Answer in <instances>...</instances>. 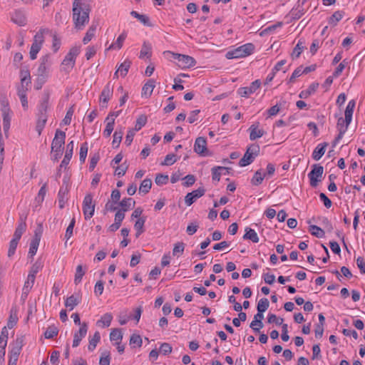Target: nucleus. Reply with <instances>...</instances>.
Listing matches in <instances>:
<instances>
[{
    "mask_svg": "<svg viewBox=\"0 0 365 365\" xmlns=\"http://www.w3.org/2000/svg\"><path fill=\"white\" fill-rule=\"evenodd\" d=\"M73 21L75 28L81 30L89 21L91 8L86 0H74L73 2Z\"/></svg>",
    "mask_w": 365,
    "mask_h": 365,
    "instance_id": "f257e3e1",
    "label": "nucleus"
},
{
    "mask_svg": "<svg viewBox=\"0 0 365 365\" xmlns=\"http://www.w3.org/2000/svg\"><path fill=\"white\" fill-rule=\"evenodd\" d=\"M254 50L255 46L252 43H245L232 51H228L226 53V58L227 59L244 58L252 54Z\"/></svg>",
    "mask_w": 365,
    "mask_h": 365,
    "instance_id": "f03ea898",
    "label": "nucleus"
},
{
    "mask_svg": "<svg viewBox=\"0 0 365 365\" xmlns=\"http://www.w3.org/2000/svg\"><path fill=\"white\" fill-rule=\"evenodd\" d=\"M165 54L171 55L173 58L178 61V66L182 68L193 67L196 64V61L192 56L173 53L172 51H165Z\"/></svg>",
    "mask_w": 365,
    "mask_h": 365,
    "instance_id": "7ed1b4c3",
    "label": "nucleus"
},
{
    "mask_svg": "<svg viewBox=\"0 0 365 365\" xmlns=\"http://www.w3.org/2000/svg\"><path fill=\"white\" fill-rule=\"evenodd\" d=\"M80 52L78 47H73L70 49L69 52L65 56L62 61V70L65 72H69L74 66L76 58Z\"/></svg>",
    "mask_w": 365,
    "mask_h": 365,
    "instance_id": "20e7f679",
    "label": "nucleus"
},
{
    "mask_svg": "<svg viewBox=\"0 0 365 365\" xmlns=\"http://www.w3.org/2000/svg\"><path fill=\"white\" fill-rule=\"evenodd\" d=\"M75 325L78 327V329L74 331L73 347H77L83 338H84L87 334L88 325L81 321H74Z\"/></svg>",
    "mask_w": 365,
    "mask_h": 365,
    "instance_id": "39448f33",
    "label": "nucleus"
},
{
    "mask_svg": "<svg viewBox=\"0 0 365 365\" xmlns=\"http://www.w3.org/2000/svg\"><path fill=\"white\" fill-rule=\"evenodd\" d=\"M43 42V31L41 30L36 33V34L34 37V42L31 46L30 49V58L31 60H34L36 58L37 53L41 50V46Z\"/></svg>",
    "mask_w": 365,
    "mask_h": 365,
    "instance_id": "423d86ee",
    "label": "nucleus"
},
{
    "mask_svg": "<svg viewBox=\"0 0 365 365\" xmlns=\"http://www.w3.org/2000/svg\"><path fill=\"white\" fill-rule=\"evenodd\" d=\"M66 133L65 132L57 130L55 133L54 138L51 144V150L55 153L61 154V147L65 143Z\"/></svg>",
    "mask_w": 365,
    "mask_h": 365,
    "instance_id": "0eeeda50",
    "label": "nucleus"
},
{
    "mask_svg": "<svg viewBox=\"0 0 365 365\" xmlns=\"http://www.w3.org/2000/svg\"><path fill=\"white\" fill-rule=\"evenodd\" d=\"M95 210V204L93 203V196L91 194H87L83 202V212L85 216V219L91 218Z\"/></svg>",
    "mask_w": 365,
    "mask_h": 365,
    "instance_id": "6e6552de",
    "label": "nucleus"
},
{
    "mask_svg": "<svg viewBox=\"0 0 365 365\" xmlns=\"http://www.w3.org/2000/svg\"><path fill=\"white\" fill-rule=\"evenodd\" d=\"M194 151L202 156L210 155V153L207 148L206 138L198 137L194 144Z\"/></svg>",
    "mask_w": 365,
    "mask_h": 365,
    "instance_id": "1a4fd4ad",
    "label": "nucleus"
},
{
    "mask_svg": "<svg viewBox=\"0 0 365 365\" xmlns=\"http://www.w3.org/2000/svg\"><path fill=\"white\" fill-rule=\"evenodd\" d=\"M49 93L47 91H44L38 108V115H41V117L43 118L44 116H48L47 111L49 108Z\"/></svg>",
    "mask_w": 365,
    "mask_h": 365,
    "instance_id": "9d476101",
    "label": "nucleus"
},
{
    "mask_svg": "<svg viewBox=\"0 0 365 365\" xmlns=\"http://www.w3.org/2000/svg\"><path fill=\"white\" fill-rule=\"evenodd\" d=\"M205 190L203 187H199L198 189L189 192L185 197V203L187 206H190L193 204L197 199L205 195Z\"/></svg>",
    "mask_w": 365,
    "mask_h": 365,
    "instance_id": "9b49d317",
    "label": "nucleus"
},
{
    "mask_svg": "<svg viewBox=\"0 0 365 365\" xmlns=\"http://www.w3.org/2000/svg\"><path fill=\"white\" fill-rule=\"evenodd\" d=\"M349 125V124H347L346 121V118H343L342 117H340L338 119L336 127L339 130V134L333 142V146H335L336 143L343 138L344 133L348 129Z\"/></svg>",
    "mask_w": 365,
    "mask_h": 365,
    "instance_id": "f8f14e48",
    "label": "nucleus"
},
{
    "mask_svg": "<svg viewBox=\"0 0 365 365\" xmlns=\"http://www.w3.org/2000/svg\"><path fill=\"white\" fill-rule=\"evenodd\" d=\"M261 81L256 80L253 81L249 87L240 88L237 91L239 95L242 97H248L251 93H253L259 88Z\"/></svg>",
    "mask_w": 365,
    "mask_h": 365,
    "instance_id": "ddd939ff",
    "label": "nucleus"
},
{
    "mask_svg": "<svg viewBox=\"0 0 365 365\" xmlns=\"http://www.w3.org/2000/svg\"><path fill=\"white\" fill-rule=\"evenodd\" d=\"M48 56H44L41 59V63L38 68V81H41L43 83L45 81V78L47 76L46 64L48 61Z\"/></svg>",
    "mask_w": 365,
    "mask_h": 365,
    "instance_id": "4468645a",
    "label": "nucleus"
},
{
    "mask_svg": "<svg viewBox=\"0 0 365 365\" xmlns=\"http://www.w3.org/2000/svg\"><path fill=\"white\" fill-rule=\"evenodd\" d=\"M11 21L20 26H25L27 22L24 12L21 10H16L14 12L11 16Z\"/></svg>",
    "mask_w": 365,
    "mask_h": 365,
    "instance_id": "2eb2a0df",
    "label": "nucleus"
},
{
    "mask_svg": "<svg viewBox=\"0 0 365 365\" xmlns=\"http://www.w3.org/2000/svg\"><path fill=\"white\" fill-rule=\"evenodd\" d=\"M73 148L74 144L73 141H71L69 143L67 144L66 151L64 158L61 163L60 168H66L68 165L73 155Z\"/></svg>",
    "mask_w": 365,
    "mask_h": 365,
    "instance_id": "dca6fc26",
    "label": "nucleus"
},
{
    "mask_svg": "<svg viewBox=\"0 0 365 365\" xmlns=\"http://www.w3.org/2000/svg\"><path fill=\"white\" fill-rule=\"evenodd\" d=\"M113 87L110 85V83H108L101 92L100 101L106 104L113 95Z\"/></svg>",
    "mask_w": 365,
    "mask_h": 365,
    "instance_id": "f3484780",
    "label": "nucleus"
},
{
    "mask_svg": "<svg viewBox=\"0 0 365 365\" xmlns=\"http://www.w3.org/2000/svg\"><path fill=\"white\" fill-rule=\"evenodd\" d=\"M310 185L312 187H317L318 185V178H319V164H314L312 170L309 173Z\"/></svg>",
    "mask_w": 365,
    "mask_h": 365,
    "instance_id": "a211bd4d",
    "label": "nucleus"
},
{
    "mask_svg": "<svg viewBox=\"0 0 365 365\" xmlns=\"http://www.w3.org/2000/svg\"><path fill=\"white\" fill-rule=\"evenodd\" d=\"M40 240H41V235L37 233V232H36L35 235H34V237L30 243L29 255L31 257H33L36 255L38 247V245H39Z\"/></svg>",
    "mask_w": 365,
    "mask_h": 365,
    "instance_id": "6ab92c4d",
    "label": "nucleus"
},
{
    "mask_svg": "<svg viewBox=\"0 0 365 365\" xmlns=\"http://www.w3.org/2000/svg\"><path fill=\"white\" fill-rule=\"evenodd\" d=\"M26 229V221L21 217L20 222H19V225H18L17 227L16 228L13 238H15V239L19 240L21 237V235L25 232Z\"/></svg>",
    "mask_w": 365,
    "mask_h": 365,
    "instance_id": "aec40b11",
    "label": "nucleus"
},
{
    "mask_svg": "<svg viewBox=\"0 0 365 365\" xmlns=\"http://www.w3.org/2000/svg\"><path fill=\"white\" fill-rule=\"evenodd\" d=\"M155 88V81L153 79L149 80L145 83L142 88V96L146 98L150 97Z\"/></svg>",
    "mask_w": 365,
    "mask_h": 365,
    "instance_id": "412c9836",
    "label": "nucleus"
},
{
    "mask_svg": "<svg viewBox=\"0 0 365 365\" xmlns=\"http://www.w3.org/2000/svg\"><path fill=\"white\" fill-rule=\"evenodd\" d=\"M242 237L244 240H250L255 243L258 242L259 240L257 233L255 231V230L250 227L245 228V234Z\"/></svg>",
    "mask_w": 365,
    "mask_h": 365,
    "instance_id": "4be33fe9",
    "label": "nucleus"
},
{
    "mask_svg": "<svg viewBox=\"0 0 365 365\" xmlns=\"http://www.w3.org/2000/svg\"><path fill=\"white\" fill-rule=\"evenodd\" d=\"M319 87L318 83H312L307 90L302 91L299 95L301 98H307L317 91Z\"/></svg>",
    "mask_w": 365,
    "mask_h": 365,
    "instance_id": "5701e85b",
    "label": "nucleus"
},
{
    "mask_svg": "<svg viewBox=\"0 0 365 365\" xmlns=\"http://www.w3.org/2000/svg\"><path fill=\"white\" fill-rule=\"evenodd\" d=\"M257 127V125H252L250 128V138L251 140H255L257 138H259L264 134V131L262 129H258Z\"/></svg>",
    "mask_w": 365,
    "mask_h": 365,
    "instance_id": "b1692460",
    "label": "nucleus"
},
{
    "mask_svg": "<svg viewBox=\"0 0 365 365\" xmlns=\"http://www.w3.org/2000/svg\"><path fill=\"white\" fill-rule=\"evenodd\" d=\"M355 107V101L354 100L350 101L345 110V118L347 124H350L352 119V115Z\"/></svg>",
    "mask_w": 365,
    "mask_h": 365,
    "instance_id": "393cba45",
    "label": "nucleus"
},
{
    "mask_svg": "<svg viewBox=\"0 0 365 365\" xmlns=\"http://www.w3.org/2000/svg\"><path fill=\"white\" fill-rule=\"evenodd\" d=\"M146 220V217H139L134 225V228L136 230L135 236L138 237L142 233L144 232V224Z\"/></svg>",
    "mask_w": 365,
    "mask_h": 365,
    "instance_id": "a878e982",
    "label": "nucleus"
},
{
    "mask_svg": "<svg viewBox=\"0 0 365 365\" xmlns=\"http://www.w3.org/2000/svg\"><path fill=\"white\" fill-rule=\"evenodd\" d=\"M28 88H18L17 94L20 98L23 108L26 110L28 108V101L26 96V92Z\"/></svg>",
    "mask_w": 365,
    "mask_h": 365,
    "instance_id": "bb28decb",
    "label": "nucleus"
},
{
    "mask_svg": "<svg viewBox=\"0 0 365 365\" xmlns=\"http://www.w3.org/2000/svg\"><path fill=\"white\" fill-rule=\"evenodd\" d=\"M6 108H4L2 113V117H3V127H4V131L7 136L9 130L10 128V122H11V117L9 115V112L6 113Z\"/></svg>",
    "mask_w": 365,
    "mask_h": 365,
    "instance_id": "cd10ccee",
    "label": "nucleus"
},
{
    "mask_svg": "<svg viewBox=\"0 0 365 365\" xmlns=\"http://www.w3.org/2000/svg\"><path fill=\"white\" fill-rule=\"evenodd\" d=\"M135 204V202L130 197L128 198H123L120 202V206L121 207V209L120 210H122L123 212H126L129 210L131 207H134Z\"/></svg>",
    "mask_w": 365,
    "mask_h": 365,
    "instance_id": "c85d7f7f",
    "label": "nucleus"
},
{
    "mask_svg": "<svg viewBox=\"0 0 365 365\" xmlns=\"http://www.w3.org/2000/svg\"><path fill=\"white\" fill-rule=\"evenodd\" d=\"M151 187H152L151 179H150V178L144 179L140 185L139 193H143L144 195L147 194L148 192H149Z\"/></svg>",
    "mask_w": 365,
    "mask_h": 365,
    "instance_id": "c756f323",
    "label": "nucleus"
},
{
    "mask_svg": "<svg viewBox=\"0 0 365 365\" xmlns=\"http://www.w3.org/2000/svg\"><path fill=\"white\" fill-rule=\"evenodd\" d=\"M264 178L266 177L264 176L262 169H259L255 173L254 176L251 179V183L253 185L257 186L262 184Z\"/></svg>",
    "mask_w": 365,
    "mask_h": 365,
    "instance_id": "7c9ffc66",
    "label": "nucleus"
},
{
    "mask_svg": "<svg viewBox=\"0 0 365 365\" xmlns=\"http://www.w3.org/2000/svg\"><path fill=\"white\" fill-rule=\"evenodd\" d=\"M58 334V329L55 325L49 326L45 331L43 335L46 339H50L56 337Z\"/></svg>",
    "mask_w": 365,
    "mask_h": 365,
    "instance_id": "2f4dec72",
    "label": "nucleus"
},
{
    "mask_svg": "<svg viewBox=\"0 0 365 365\" xmlns=\"http://www.w3.org/2000/svg\"><path fill=\"white\" fill-rule=\"evenodd\" d=\"M304 48V41L299 40L291 54L292 58L293 59L299 58Z\"/></svg>",
    "mask_w": 365,
    "mask_h": 365,
    "instance_id": "473e14b6",
    "label": "nucleus"
},
{
    "mask_svg": "<svg viewBox=\"0 0 365 365\" xmlns=\"http://www.w3.org/2000/svg\"><path fill=\"white\" fill-rule=\"evenodd\" d=\"M35 277H33V275H28L27 280L24 283V286L23 287V294H26V296L28 295L29 291L32 288L34 282H35Z\"/></svg>",
    "mask_w": 365,
    "mask_h": 365,
    "instance_id": "72a5a7b5",
    "label": "nucleus"
},
{
    "mask_svg": "<svg viewBox=\"0 0 365 365\" xmlns=\"http://www.w3.org/2000/svg\"><path fill=\"white\" fill-rule=\"evenodd\" d=\"M47 189H46V184L45 183L43 185V186L40 188L38 193L37 196L36 197L35 202L36 203V207L40 206L41 204L44 200L45 195L46 194Z\"/></svg>",
    "mask_w": 365,
    "mask_h": 365,
    "instance_id": "f704fd0d",
    "label": "nucleus"
},
{
    "mask_svg": "<svg viewBox=\"0 0 365 365\" xmlns=\"http://www.w3.org/2000/svg\"><path fill=\"white\" fill-rule=\"evenodd\" d=\"M228 170H230L229 168H225V167H222V166L213 167L211 170L212 180L219 182L220 180L221 174H222L220 171V170H227L228 172Z\"/></svg>",
    "mask_w": 365,
    "mask_h": 365,
    "instance_id": "c9c22d12",
    "label": "nucleus"
},
{
    "mask_svg": "<svg viewBox=\"0 0 365 365\" xmlns=\"http://www.w3.org/2000/svg\"><path fill=\"white\" fill-rule=\"evenodd\" d=\"M255 158L253 155H252L250 153L246 151L243 157L240 160L239 165L240 167L247 166L251 164L254 161Z\"/></svg>",
    "mask_w": 365,
    "mask_h": 365,
    "instance_id": "e433bc0d",
    "label": "nucleus"
},
{
    "mask_svg": "<svg viewBox=\"0 0 365 365\" xmlns=\"http://www.w3.org/2000/svg\"><path fill=\"white\" fill-rule=\"evenodd\" d=\"M48 116L41 117V115H38V120L36 125V130L38 133V135H41L42 130H43L45 125L47 122Z\"/></svg>",
    "mask_w": 365,
    "mask_h": 365,
    "instance_id": "4c0bfd02",
    "label": "nucleus"
},
{
    "mask_svg": "<svg viewBox=\"0 0 365 365\" xmlns=\"http://www.w3.org/2000/svg\"><path fill=\"white\" fill-rule=\"evenodd\" d=\"M126 38V34L125 33L121 34L117 38L116 41L115 43H113L110 44V46L108 47V50L111 49H120L121 48L123 41H125Z\"/></svg>",
    "mask_w": 365,
    "mask_h": 365,
    "instance_id": "58836bf2",
    "label": "nucleus"
},
{
    "mask_svg": "<svg viewBox=\"0 0 365 365\" xmlns=\"http://www.w3.org/2000/svg\"><path fill=\"white\" fill-rule=\"evenodd\" d=\"M100 339H101L100 333L98 331H96L95 334H93L92 339H90V341H89V344L88 346V350L93 351L96 349L97 344L100 341Z\"/></svg>",
    "mask_w": 365,
    "mask_h": 365,
    "instance_id": "ea45409f",
    "label": "nucleus"
},
{
    "mask_svg": "<svg viewBox=\"0 0 365 365\" xmlns=\"http://www.w3.org/2000/svg\"><path fill=\"white\" fill-rule=\"evenodd\" d=\"M131 62L129 60H125L124 62L120 63L119 67L118 68V71H120V74L121 76L125 77L129 70Z\"/></svg>",
    "mask_w": 365,
    "mask_h": 365,
    "instance_id": "a19ab883",
    "label": "nucleus"
},
{
    "mask_svg": "<svg viewBox=\"0 0 365 365\" xmlns=\"http://www.w3.org/2000/svg\"><path fill=\"white\" fill-rule=\"evenodd\" d=\"M123 135V132L122 130H120L119 131L115 130L113 134V139L112 142V145L113 148H118L120 145V143L122 140Z\"/></svg>",
    "mask_w": 365,
    "mask_h": 365,
    "instance_id": "79ce46f5",
    "label": "nucleus"
},
{
    "mask_svg": "<svg viewBox=\"0 0 365 365\" xmlns=\"http://www.w3.org/2000/svg\"><path fill=\"white\" fill-rule=\"evenodd\" d=\"M151 56V46L150 43L147 42H144L141 51L140 53V58H143L145 56L149 58Z\"/></svg>",
    "mask_w": 365,
    "mask_h": 365,
    "instance_id": "37998d69",
    "label": "nucleus"
},
{
    "mask_svg": "<svg viewBox=\"0 0 365 365\" xmlns=\"http://www.w3.org/2000/svg\"><path fill=\"white\" fill-rule=\"evenodd\" d=\"M344 13L341 11H335L330 17L329 23L330 24L336 25L344 16Z\"/></svg>",
    "mask_w": 365,
    "mask_h": 365,
    "instance_id": "c03bdc74",
    "label": "nucleus"
},
{
    "mask_svg": "<svg viewBox=\"0 0 365 365\" xmlns=\"http://www.w3.org/2000/svg\"><path fill=\"white\" fill-rule=\"evenodd\" d=\"M130 14L134 18L138 19L144 25L150 26V22H149V18L147 16L143 15V14H140L135 11H131Z\"/></svg>",
    "mask_w": 365,
    "mask_h": 365,
    "instance_id": "a18cd8bd",
    "label": "nucleus"
},
{
    "mask_svg": "<svg viewBox=\"0 0 365 365\" xmlns=\"http://www.w3.org/2000/svg\"><path fill=\"white\" fill-rule=\"evenodd\" d=\"M147 123V117L145 115H140L137 120L135 125L134 130L138 131L140 130Z\"/></svg>",
    "mask_w": 365,
    "mask_h": 365,
    "instance_id": "49530a36",
    "label": "nucleus"
},
{
    "mask_svg": "<svg viewBox=\"0 0 365 365\" xmlns=\"http://www.w3.org/2000/svg\"><path fill=\"white\" fill-rule=\"evenodd\" d=\"M96 27L95 26H91L87 31L85 36L83 38V43L84 44H87L94 36L96 32Z\"/></svg>",
    "mask_w": 365,
    "mask_h": 365,
    "instance_id": "de8ad7c7",
    "label": "nucleus"
},
{
    "mask_svg": "<svg viewBox=\"0 0 365 365\" xmlns=\"http://www.w3.org/2000/svg\"><path fill=\"white\" fill-rule=\"evenodd\" d=\"M67 192H68L67 188H65V189L61 188L59 190L58 197L59 207L61 209L64 207V205H65V202H66L65 197H66V195H67Z\"/></svg>",
    "mask_w": 365,
    "mask_h": 365,
    "instance_id": "09e8293b",
    "label": "nucleus"
},
{
    "mask_svg": "<svg viewBox=\"0 0 365 365\" xmlns=\"http://www.w3.org/2000/svg\"><path fill=\"white\" fill-rule=\"evenodd\" d=\"M269 302L267 298H262L257 303V311L264 312L269 307Z\"/></svg>",
    "mask_w": 365,
    "mask_h": 365,
    "instance_id": "8fccbe9b",
    "label": "nucleus"
},
{
    "mask_svg": "<svg viewBox=\"0 0 365 365\" xmlns=\"http://www.w3.org/2000/svg\"><path fill=\"white\" fill-rule=\"evenodd\" d=\"M78 304V301L74 295H71L68 297L66 300L65 305L67 308H69L70 310H72L75 306Z\"/></svg>",
    "mask_w": 365,
    "mask_h": 365,
    "instance_id": "3c124183",
    "label": "nucleus"
},
{
    "mask_svg": "<svg viewBox=\"0 0 365 365\" xmlns=\"http://www.w3.org/2000/svg\"><path fill=\"white\" fill-rule=\"evenodd\" d=\"M142 339L140 335L133 334L130 339V344L133 347H140L142 346Z\"/></svg>",
    "mask_w": 365,
    "mask_h": 365,
    "instance_id": "603ef678",
    "label": "nucleus"
},
{
    "mask_svg": "<svg viewBox=\"0 0 365 365\" xmlns=\"http://www.w3.org/2000/svg\"><path fill=\"white\" fill-rule=\"evenodd\" d=\"M88 153V144L84 143L81 144L79 153V160L81 163H84Z\"/></svg>",
    "mask_w": 365,
    "mask_h": 365,
    "instance_id": "864d4df0",
    "label": "nucleus"
},
{
    "mask_svg": "<svg viewBox=\"0 0 365 365\" xmlns=\"http://www.w3.org/2000/svg\"><path fill=\"white\" fill-rule=\"evenodd\" d=\"M84 274H85V272L83 270L82 265H81V264L78 265L76 267V271L75 278H74V282L76 284H78L81 281Z\"/></svg>",
    "mask_w": 365,
    "mask_h": 365,
    "instance_id": "5fc2aeb1",
    "label": "nucleus"
},
{
    "mask_svg": "<svg viewBox=\"0 0 365 365\" xmlns=\"http://www.w3.org/2000/svg\"><path fill=\"white\" fill-rule=\"evenodd\" d=\"M20 77H21V81H26V86H29L31 83V76L30 72L29 69L22 68L20 71Z\"/></svg>",
    "mask_w": 365,
    "mask_h": 365,
    "instance_id": "6e6d98bb",
    "label": "nucleus"
},
{
    "mask_svg": "<svg viewBox=\"0 0 365 365\" xmlns=\"http://www.w3.org/2000/svg\"><path fill=\"white\" fill-rule=\"evenodd\" d=\"M185 249V244L183 242H178L175 244L173 250V255L174 256H179L182 255L184 252Z\"/></svg>",
    "mask_w": 365,
    "mask_h": 365,
    "instance_id": "4d7b16f0",
    "label": "nucleus"
},
{
    "mask_svg": "<svg viewBox=\"0 0 365 365\" xmlns=\"http://www.w3.org/2000/svg\"><path fill=\"white\" fill-rule=\"evenodd\" d=\"M19 240H16L15 238H13L9 243V247L8 250V257H11L13 256L15 253L16 249L17 247Z\"/></svg>",
    "mask_w": 365,
    "mask_h": 365,
    "instance_id": "13d9d810",
    "label": "nucleus"
},
{
    "mask_svg": "<svg viewBox=\"0 0 365 365\" xmlns=\"http://www.w3.org/2000/svg\"><path fill=\"white\" fill-rule=\"evenodd\" d=\"M177 161L176 155L173 153L168 154L165 156L163 162L161 163L162 165H171Z\"/></svg>",
    "mask_w": 365,
    "mask_h": 365,
    "instance_id": "bf43d9fd",
    "label": "nucleus"
},
{
    "mask_svg": "<svg viewBox=\"0 0 365 365\" xmlns=\"http://www.w3.org/2000/svg\"><path fill=\"white\" fill-rule=\"evenodd\" d=\"M155 182L158 185H165L168 182V175L163 174H158L155 177Z\"/></svg>",
    "mask_w": 365,
    "mask_h": 365,
    "instance_id": "052dcab7",
    "label": "nucleus"
},
{
    "mask_svg": "<svg viewBox=\"0 0 365 365\" xmlns=\"http://www.w3.org/2000/svg\"><path fill=\"white\" fill-rule=\"evenodd\" d=\"M41 262L36 261L31 267L29 274L36 277V274L42 269Z\"/></svg>",
    "mask_w": 365,
    "mask_h": 365,
    "instance_id": "680f3d73",
    "label": "nucleus"
},
{
    "mask_svg": "<svg viewBox=\"0 0 365 365\" xmlns=\"http://www.w3.org/2000/svg\"><path fill=\"white\" fill-rule=\"evenodd\" d=\"M302 74V66L297 68L292 73V76H290L288 81V83H293L295 81L296 78L301 76Z\"/></svg>",
    "mask_w": 365,
    "mask_h": 365,
    "instance_id": "e2e57ef3",
    "label": "nucleus"
},
{
    "mask_svg": "<svg viewBox=\"0 0 365 365\" xmlns=\"http://www.w3.org/2000/svg\"><path fill=\"white\" fill-rule=\"evenodd\" d=\"M250 327L255 332L259 333L260 329L264 327L262 321H252Z\"/></svg>",
    "mask_w": 365,
    "mask_h": 365,
    "instance_id": "0e129e2a",
    "label": "nucleus"
},
{
    "mask_svg": "<svg viewBox=\"0 0 365 365\" xmlns=\"http://www.w3.org/2000/svg\"><path fill=\"white\" fill-rule=\"evenodd\" d=\"M173 348L171 345L168 343H163L160 345L159 351L163 354V355L169 354L172 352Z\"/></svg>",
    "mask_w": 365,
    "mask_h": 365,
    "instance_id": "69168bd1",
    "label": "nucleus"
},
{
    "mask_svg": "<svg viewBox=\"0 0 365 365\" xmlns=\"http://www.w3.org/2000/svg\"><path fill=\"white\" fill-rule=\"evenodd\" d=\"M123 338L121 332L118 329H113L110 334V341H120Z\"/></svg>",
    "mask_w": 365,
    "mask_h": 365,
    "instance_id": "338daca9",
    "label": "nucleus"
},
{
    "mask_svg": "<svg viewBox=\"0 0 365 365\" xmlns=\"http://www.w3.org/2000/svg\"><path fill=\"white\" fill-rule=\"evenodd\" d=\"M246 151L256 158L259 153V146L257 144H252Z\"/></svg>",
    "mask_w": 365,
    "mask_h": 365,
    "instance_id": "774afa93",
    "label": "nucleus"
}]
</instances>
